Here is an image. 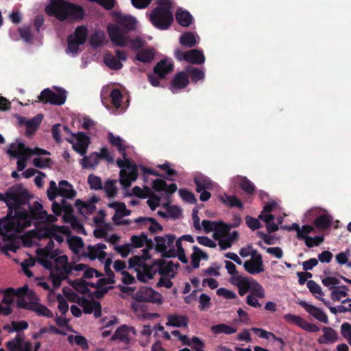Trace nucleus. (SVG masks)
I'll return each mask as SVG.
<instances>
[{"mask_svg":"<svg viewBox=\"0 0 351 351\" xmlns=\"http://www.w3.org/2000/svg\"><path fill=\"white\" fill-rule=\"evenodd\" d=\"M26 192L19 186H14L2 195V199L7 204L9 212V219L4 223L3 227L6 234H14L23 231L30 226L33 219H38L42 222L51 224L57 221V216H60L62 210H64V221L71 225V227L80 232L82 226L80 221L72 214V206L62 200L61 204L54 202L52 204V210L55 215H49L44 210L43 205L35 202L29 206L26 200Z\"/></svg>","mask_w":351,"mask_h":351,"instance_id":"f257e3e1","label":"nucleus"},{"mask_svg":"<svg viewBox=\"0 0 351 351\" xmlns=\"http://www.w3.org/2000/svg\"><path fill=\"white\" fill-rule=\"evenodd\" d=\"M69 234V228L65 226L47 224L38 230L37 235L38 237L50 239L45 248L36 250L38 260L43 267H50L51 260L58 255L57 250L53 251V239L61 243L64 241V237Z\"/></svg>","mask_w":351,"mask_h":351,"instance_id":"f03ea898","label":"nucleus"},{"mask_svg":"<svg viewBox=\"0 0 351 351\" xmlns=\"http://www.w3.org/2000/svg\"><path fill=\"white\" fill-rule=\"evenodd\" d=\"M108 140L123 154V159H118L117 164L121 168L120 183L123 187L128 188L137 179L138 171L136 165L126 158L125 153L124 152L125 147L123 143V140L119 136H115L112 133H109Z\"/></svg>","mask_w":351,"mask_h":351,"instance_id":"7ed1b4c3","label":"nucleus"},{"mask_svg":"<svg viewBox=\"0 0 351 351\" xmlns=\"http://www.w3.org/2000/svg\"><path fill=\"white\" fill-rule=\"evenodd\" d=\"M46 13L53 16L59 21H73L83 17L81 7L64 0H51L45 8Z\"/></svg>","mask_w":351,"mask_h":351,"instance_id":"20e7f679","label":"nucleus"},{"mask_svg":"<svg viewBox=\"0 0 351 351\" xmlns=\"http://www.w3.org/2000/svg\"><path fill=\"white\" fill-rule=\"evenodd\" d=\"M158 5L149 15L150 21L156 27L166 29L173 19L171 12L172 3L171 0H158Z\"/></svg>","mask_w":351,"mask_h":351,"instance_id":"39448f33","label":"nucleus"},{"mask_svg":"<svg viewBox=\"0 0 351 351\" xmlns=\"http://www.w3.org/2000/svg\"><path fill=\"white\" fill-rule=\"evenodd\" d=\"M8 153L11 157L18 159L17 169L19 171L25 168L26 160L33 154L43 155L48 154L47 151L42 149L35 148L32 149L26 147L20 141H16V142L12 143L8 149Z\"/></svg>","mask_w":351,"mask_h":351,"instance_id":"423d86ee","label":"nucleus"},{"mask_svg":"<svg viewBox=\"0 0 351 351\" xmlns=\"http://www.w3.org/2000/svg\"><path fill=\"white\" fill-rule=\"evenodd\" d=\"M147 250V248L143 250L144 252L143 256H136L129 260L130 267L134 268L138 280L143 282H147L152 279L157 272L154 265H148L145 262L146 259L150 257L145 254Z\"/></svg>","mask_w":351,"mask_h":351,"instance_id":"0eeeda50","label":"nucleus"},{"mask_svg":"<svg viewBox=\"0 0 351 351\" xmlns=\"http://www.w3.org/2000/svg\"><path fill=\"white\" fill-rule=\"evenodd\" d=\"M45 268L50 271V278L55 287L60 285L61 281L66 278L71 270L68 257L65 255L54 256L51 260V266Z\"/></svg>","mask_w":351,"mask_h":351,"instance_id":"6e6552de","label":"nucleus"},{"mask_svg":"<svg viewBox=\"0 0 351 351\" xmlns=\"http://www.w3.org/2000/svg\"><path fill=\"white\" fill-rule=\"evenodd\" d=\"M62 291L67 300L73 302H76L83 308L85 313L90 314L94 313L95 317H98L101 316V306L99 302L92 300L85 299L83 297L80 298L70 288H64Z\"/></svg>","mask_w":351,"mask_h":351,"instance_id":"1a4fd4ad","label":"nucleus"},{"mask_svg":"<svg viewBox=\"0 0 351 351\" xmlns=\"http://www.w3.org/2000/svg\"><path fill=\"white\" fill-rule=\"evenodd\" d=\"M104 282L103 278H97L95 282L76 280L73 282V287L80 293L99 297L107 291L106 288H103Z\"/></svg>","mask_w":351,"mask_h":351,"instance_id":"9d476101","label":"nucleus"},{"mask_svg":"<svg viewBox=\"0 0 351 351\" xmlns=\"http://www.w3.org/2000/svg\"><path fill=\"white\" fill-rule=\"evenodd\" d=\"M38 298L35 293L29 290L27 293L26 300H23L19 302V306L34 311L38 316L45 317H52L53 313L45 306L38 302Z\"/></svg>","mask_w":351,"mask_h":351,"instance_id":"9b49d317","label":"nucleus"},{"mask_svg":"<svg viewBox=\"0 0 351 351\" xmlns=\"http://www.w3.org/2000/svg\"><path fill=\"white\" fill-rule=\"evenodd\" d=\"M47 193L51 201H53L58 195L67 199H73L76 195V191L73 186L66 180H61L58 183V186L55 181H51Z\"/></svg>","mask_w":351,"mask_h":351,"instance_id":"f8f14e48","label":"nucleus"},{"mask_svg":"<svg viewBox=\"0 0 351 351\" xmlns=\"http://www.w3.org/2000/svg\"><path fill=\"white\" fill-rule=\"evenodd\" d=\"M174 240L175 237L171 234L155 237L156 250L162 253L163 256L179 258L178 248L176 244L173 245Z\"/></svg>","mask_w":351,"mask_h":351,"instance_id":"ddd939ff","label":"nucleus"},{"mask_svg":"<svg viewBox=\"0 0 351 351\" xmlns=\"http://www.w3.org/2000/svg\"><path fill=\"white\" fill-rule=\"evenodd\" d=\"M106 247V244L101 243L89 245L86 247L85 255L90 260L98 259L101 263L104 262V267L107 271L110 269L112 261L110 258H107L108 254L105 252Z\"/></svg>","mask_w":351,"mask_h":351,"instance_id":"4468645a","label":"nucleus"},{"mask_svg":"<svg viewBox=\"0 0 351 351\" xmlns=\"http://www.w3.org/2000/svg\"><path fill=\"white\" fill-rule=\"evenodd\" d=\"M66 91L63 89H56L55 91L49 88L43 90L38 99L44 104H50L52 105H62L66 101Z\"/></svg>","mask_w":351,"mask_h":351,"instance_id":"2eb2a0df","label":"nucleus"},{"mask_svg":"<svg viewBox=\"0 0 351 351\" xmlns=\"http://www.w3.org/2000/svg\"><path fill=\"white\" fill-rule=\"evenodd\" d=\"M230 282L238 288L239 294L241 296L261 285L253 278L243 275L232 276Z\"/></svg>","mask_w":351,"mask_h":351,"instance_id":"dca6fc26","label":"nucleus"},{"mask_svg":"<svg viewBox=\"0 0 351 351\" xmlns=\"http://www.w3.org/2000/svg\"><path fill=\"white\" fill-rule=\"evenodd\" d=\"M29 289L27 285L16 289L9 288L3 291V298L0 304L3 306H8L11 308V304L13 302L15 298H18L17 304L23 300H26L27 293Z\"/></svg>","mask_w":351,"mask_h":351,"instance_id":"f3484780","label":"nucleus"},{"mask_svg":"<svg viewBox=\"0 0 351 351\" xmlns=\"http://www.w3.org/2000/svg\"><path fill=\"white\" fill-rule=\"evenodd\" d=\"M107 29L110 40L115 46L124 47L129 45L130 38L127 32L118 25L110 24Z\"/></svg>","mask_w":351,"mask_h":351,"instance_id":"a211bd4d","label":"nucleus"},{"mask_svg":"<svg viewBox=\"0 0 351 351\" xmlns=\"http://www.w3.org/2000/svg\"><path fill=\"white\" fill-rule=\"evenodd\" d=\"M87 36V29L84 27H79L75 29V33L71 35L68 39V52L75 54L79 51L80 45H83Z\"/></svg>","mask_w":351,"mask_h":351,"instance_id":"6ab92c4d","label":"nucleus"},{"mask_svg":"<svg viewBox=\"0 0 351 351\" xmlns=\"http://www.w3.org/2000/svg\"><path fill=\"white\" fill-rule=\"evenodd\" d=\"M7 346L10 351H37L40 343H36L34 348L29 341H25L23 333H17L14 339L7 343Z\"/></svg>","mask_w":351,"mask_h":351,"instance_id":"aec40b11","label":"nucleus"},{"mask_svg":"<svg viewBox=\"0 0 351 351\" xmlns=\"http://www.w3.org/2000/svg\"><path fill=\"white\" fill-rule=\"evenodd\" d=\"M278 205L275 202H269L264 206L258 218L265 223L267 230L269 232H275L278 230V226L274 222V216L270 212L274 211Z\"/></svg>","mask_w":351,"mask_h":351,"instance_id":"412c9836","label":"nucleus"},{"mask_svg":"<svg viewBox=\"0 0 351 351\" xmlns=\"http://www.w3.org/2000/svg\"><path fill=\"white\" fill-rule=\"evenodd\" d=\"M135 299L141 302L161 304L162 298L160 293L150 287H141L135 295Z\"/></svg>","mask_w":351,"mask_h":351,"instance_id":"4be33fe9","label":"nucleus"},{"mask_svg":"<svg viewBox=\"0 0 351 351\" xmlns=\"http://www.w3.org/2000/svg\"><path fill=\"white\" fill-rule=\"evenodd\" d=\"M105 64L110 69L114 70L121 69L123 66L121 61L127 60V53L122 50L116 51V56L110 53L105 54L104 57Z\"/></svg>","mask_w":351,"mask_h":351,"instance_id":"5701e85b","label":"nucleus"},{"mask_svg":"<svg viewBox=\"0 0 351 351\" xmlns=\"http://www.w3.org/2000/svg\"><path fill=\"white\" fill-rule=\"evenodd\" d=\"M283 319L287 323L295 324L308 332H317L319 330L316 325L307 322L298 315L287 313L283 315Z\"/></svg>","mask_w":351,"mask_h":351,"instance_id":"b1692460","label":"nucleus"},{"mask_svg":"<svg viewBox=\"0 0 351 351\" xmlns=\"http://www.w3.org/2000/svg\"><path fill=\"white\" fill-rule=\"evenodd\" d=\"M309 213L317 216L315 219V225L320 229H326L330 226L332 218L326 210L320 208H314L309 210Z\"/></svg>","mask_w":351,"mask_h":351,"instance_id":"393cba45","label":"nucleus"},{"mask_svg":"<svg viewBox=\"0 0 351 351\" xmlns=\"http://www.w3.org/2000/svg\"><path fill=\"white\" fill-rule=\"evenodd\" d=\"M245 270L252 275L258 274L264 271V265L262 256L259 254L243 262Z\"/></svg>","mask_w":351,"mask_h":351,"instance_id":"a878e982","label":"nucleus"},{"mask_svg":"<svg viewBox=\"0 0 351 351\" xmlns=\"http://www.w3.org/2000/svg\"><path fill=\"white\" fill-rule=\"evenodd\" d=\"M265 297V291L261 285L256 287L252 289L246 297V303L247 305L255 308H261V304L259 302V299H263Z\"/></svg>","mask_w":351,"mask_h":351,"instance_id":"bb28decb","label":"nucleus"},{"mask_svg":"<svg viewBox=\"0 0 351 351\" xmlns=\"http://www.w3.org/2000/svg\"><path fill=\"white\" fill-rule=\"evenodd\" d=\"M136 331L134 328L123 325L117 329L115 333L112 337V339L117 340L123 343H128L134 339Z\"/></svg>","mask_w":351,"mask_h":351,"instance_id":"cd10ccee","label":"nucleus"},{"mask_svg":"<svg viewBox=\"0 0 351 351\" xmlns=\"http://www.w3.org/2000/svg\"><path fill=\"white\" fill-rule=\"evenodd\" d=\"M72 144L73 149L82 156L86 153L89 145V138L84 134L79 133L73 136L69 141Z\"/></svg>","mask_w":351,"mask_h":351,"instance_id":"c85d7f7f","label":"nucleus"},{"mask_svg":"<svg viewBox=\"0 0 351 351\" xmlns=\"http://www.w3.org/2000/svg\"><path fill=\"white\" fill-rule=\"evenodd\" d=\"M298 304L316 319L324 324L328 323L326 314L321 308L303 300L298 301Z\"/></svg>","mask_w":351,"mask_h":351,"instance_id":"c756f323","label":"nucleus"},{"mask_svg":"<svg viewBox=\"0 0 351 351\" xmlns=\"http://www.w3.org/2000/svg\"><path fill=\"white\" fill-rule=\"evenodd\" d=\"M156 263L159 266L158 273L163 277L174 278L178 271V263L172 261H157Z\"/></svg>","mask_w":351,"mask_h":351,"instance_id":"7c9ffc66","label":"nucleus"},{"mask_svg":"<svg viewBox=\"0 0 351 351\" xmlns=\"http://www.w3.org/2000/svg\"><path fill=\"white\" fill-rule=\"evenodd\" d=\"M98 199L95 197H92L90 200L82 202L80 199L75 201V205L79 209L80 213L85 217L95 210V204L97 202Z\"/></svg>","mask_w":351,"mask_h":351,"instance_id":"2f4dec72","label":"nucleus"},{"mask_svg":"<svg viewBox=\"0 0 351 351\" xmlns=\"http://www.w3.org/2000/svg\"><path fill=\"white\" fill-rule=\"evenodd\" d=\"M115 25H118L119 27L128 32L136 29L137 21L132 16L120 14L117 18V23Z\"/></svg>","mask_w":351,"mask_h":351,"instance_id":"473e14b6","label":"nucleus"},{"mask_svg":"<svg viewBox=\"0 0 351 351\" xmlns=\"http://www.w3.org/2000/svg\"><path fill=\"white\" fill-rule=\"evenodd\" d=\"M183 241H188L192 243H194L195 240L192 236L185 234L180 237L176 242V247L178 248L179 252V260L183 263H186L188 262L187 257L185 254L186 245L183 243Z\"/></svg>","mask_w":351,"mask_h":351,"instance_id":"72a5a7b5","label":"nucleus"},{"mask_svg":"<svg viewBox=\"0 0 351 351\" xmlns=\"http://www.w3.org/2000/svg\"><path fill=\"white\" fill-rule=\"evenodd\" d=\"M195 183L197 186V191L201 192L204 190H212L218 185L211 181L210 178L204 175H198L195 178Z\"/></svg>","mask_w":351,"mask_h":351,"instance_id":"f704fd0d","label":"nucleus"},{"mask_svg":"<svg viewBox=\"0 0 351 351\" xmlns=\"http://www.w3.org/2000/svg\"><path fill=\"white\" fill-rule=\"evenodd\" d=\"M110 208L115 210L112 220L118 223V220L125 216L130 215V211L126 208L125 204L122 202H114L108 204Z\"/></svg>","mask_w":351,"mask_h":351,"instance_id":"c9c22d12","label":"nucleus"},{"mask_svg":"<svg viewBox=\"0 0 351 351\" xmlns=\"http://www.w3.org/2000/svg\"><path fill=\"white\" fill-rule=\"evenodd\" d=\"M167 326L173 327L186 326L188 324V319L186 316L179 314H170L168 315Z\"/></svg>","mask_w":351,"mask_h":351,"instance_id":"e433bc0d","label":"nucleus"},{"mask_svg":"<svg viewBox=\"0 0 351 351\" xmlns=\"http://www.w3.org/2000/svg\"><path fill=\"white\" fill-rule=\"evenodd\" d=\"M172 70L173 64L171 61L169 60H161L154 67V72L159 75L160 78H165Z\"/></svg>","mask_w":351,"mask_h":351,"instance_id":"4c0bfd02","label":"nucleus"},{"mask_svg":"<svg viewBox=\"0 0 351 351\" xmlns=\"http://www.w3.org/2000/svg\"><path fill=\"white\" fill-rule=\"evenodd\" d=\"M188 84L189 79L187 73L186 72H180L176 75L171 86V90L173 93H175L177 89L185 88Z\"/></svg>","mask_w":351,"mask_h":351,"instance_id":"58836bf2","label":"nucleus"},{"mask_svg":"<svg viewBox=\"0 0 351 351\" xmlns=\"http://www.w3.org/2000/svg\"><path fill=\"white\" fill-rule=\"evenodd\" d=\"M153 188L158 191H165L167 193H173L177 190L176 184L167 185L162 179H156L153 181Z\"/></svg>","mask_w":351,"mask_h":351,"instance_id":"ea45409f","label":"nucleus"},{"mask_svg":"<svg viewBox=\"0 0 351 351\" xmlns=\"http://www.w3.org/2000/svg\"><path fill=\"white\" fill-rule=\"evenodd\" d=\"M186 62L200 64L205 62V57L202 51L191 49L186 51Z\"/></svg>","mask_w":351,"mask_h":351,"instance_id":"a19ab883","label":"nucleus"},{"mask_svg":"<svg viewBox=\"0 0 351 351\" xmlns=\"http://www.w3.org/2000/svg\"><path fill=\"white\" fill-rule=\"evenodd\" d=\"M307 287L315 297L322 301L326 306H329L330 302L323 298L324 294L321 287L318 284L313 280H309L307 282Z\"/></svg>","mask_w":351,"mask_h":351,"instance_id":"79ce46f5","label":"nucleus"},{"mask_svg":"<svg viewBox=\"0 0 351 351\" xmlns=\"http://www.w3.org/2000/svg\"><path fill=\"white\" fill-rule=\"evenodd\" d=\"M199 36L196 34L191 32H186L180 38V44L187 47L195 46L199 43Z\"/></svg>","mask_w":351,"mask_h":351,"instance_id":"37998d69","label":"nucleus"},{"mask_svg":"<svg viewBox=\"0 0 351 351\" xmlns=\"http://www.w3.org/2000/svg\"><path fill=\"white\" fill-rule=\"evenodd\" d=\"M219 199L224 205L229 207H237L239 208H243V204L241 201L234 195H228L224 193L218 196Z\"/></svg>","mask_w":351,"mask_h":351,"instance_id":"c03bdc74","label":"nucleus"},{"mask_svg":"<svg viewBox=\"0 0 351 351\" xmlns=\"http://www.w3.org/2000/svg\"><path fill=\"white\" fill-rule=\"evenodd\" d=\"M193 252L191 256V265L193 268H197L199 266V261L207 260L208 255L197 246H193Z\"/></svg>","mask_w":351,"mask_h":351,"instance_id":"a18cd8bd","label":"nucleus"},{"mask_svg":"<svg viewBox=\"0 0 351 351\" xmlns=\"http://www.w3.org/2000/svg\"><path fill=\"white\" fill-rule=\"evenodd\" d=\"M99 160V156L98 153L95 152L88 156H84L80 161V163L84 169L95 168L98 164Z\"/></svg>","mask_w":351,"mask_h":351,"instance_id":"49530a36","label":"nucleus"},{"mask_svg":"<svg viewBox=\"0 0 351 351\" xmlns=\"http://www.w3.org/2000/svg\"><path fill=\"white\" fill-rule=\"evenodd\" d=\"M68 342L71 345H77L83 350L88 349V343L87 339L82 335L76 333V335H69L67 337Z\"/></svg>","mask_w":351,"mask_h":351,"instance_id":"de8ad7c7","label":"nucleus"},{"mask_svg":"<svg viewBox=\"0 0 351 351\" xmlns=\"http://www.w3.org/2000/svg\"><path fill=\"white\" fill-rule=\"evenodd\" d=\"M43 119L42 114H38L33 119L27 120L25 122L26 125V132L30 136L33 134L38 129Z\"/></svg>","mask_w":351,"mask_h":351,"instance_id":"09e8293b","label":"nucleus"},{"mask_svg":"<svg viewBox=\"0 0 351 351\" xmlns=\"http://www.w3.org/2000/svg\"><path fill=\"white\" fill-rule=\"evenodd\" d=\"M210 330L214 335L226 334L231 335L237 332V328L225 324H220L213 326Z\"/></svg>","mask_w":351,"mask_h":351,"instance_id":"8fccbe9b","label":"nucleus"},{"mask_svg":"<svg viewBox=\"0 0 351 351\" xmlns=\"http://www.w3.org/2000/svg\"><path fill=\"white\" fill-rule=\"evenodd\" d=\"M348 288L346 286H338L331 291L330 298L334 302L341 301L348 295Z\"/></svg>","mask_w":351,"mask_h":351,"instance_id":"3c124183","label":"nucleus"},{"mask_svg":"<svg viewBox=\"0 0 351 351\" xmlns=\"http://www.w3.org/2000/svg\"><path fill=\"white\" fill-rule=\"evenodd\" d=\"M239 184L240 187L247 193H254L255 186L254 184L245 177L237 176L233 179Z\"/></svg>","mask_w":351,"mask_h":351,"instance_id":"603ef678","label":"nucleus"},{"mask_svg":"<svg viewBox=\"0 0 351 351\" xmlns=\"http://www.w3.org/2000/svg\"><path fill=\"white\" fill-rule=\"evenodd\" d=\"M178 23L183 26L188 27L193 21V17L189 12L178 10L176 14Z\"/></svg>","mask_w":351,"mask_h":351,"instance_id":"864d4df0","label":"nucleus"},{"mask_svg":"<svg viewBox=\"0 0 351 351\" xmlns=\"http://www.w3.org/2000/svg\"><path fill=\"white\" fill-rule=\"evenodd\" d=\"M155 56V51L153 49H145L138 51L136 59L140 62L146 63L151 62Z\"/></svg>","mask_w":351,"mask_h":351,"instance_id":"5fc2aeb1","label":"nucleus"},{"mask_svg":"<svg viewBox=\"0 0 351 351\" xmlns=\"http://www.w3.org/2000/svg\"><path fill=\"white\" fill-rule=\"evenodd\" d=\"M236 226L237 225L233 226L232 224L228 225L221 221H218L217 228L213 232V237L215 239H216L217 238L227 235L230 229Z\"/></svg>","mask_w":351,"mask_h":351,"instance_id":"6e6d98bb","label":"nucleus"},{"mask_svg":"<svg viewBox=\"0 0 351 351\" xmlns=\"http://www.w3.org/2000/svg\"><path fill=\"white\" fill-rule=\"evenodd\" d=\"M185 71L187 75H190L192 81L194 82H197L199 80H203L204 79V72L197 68L189 66L186 68Z\"/></svg>","mask_w":351,"mask_h":351,"instance_id":"4d7b16f0","label":"nucleus"},{"mask_svg":"<svg viewBox=\"0 0 351 351\" xmlns=\"http://www.w3.org/2000/svg\"><path fill=\"white\" fill-rule=\"evenodd\" d=\"M149 243L147 237L144 234L134 235L131 237V243L134 247L148 246Z\"/></svg>","mask_w":351,"mask_h":351,"instance_id":"13d9d810","label":"nucleus"},{"mask_svg":"<svg viewBox=\"0 0 351 351\" xmlns=\"http://www.w3.org/2000/svg\"><path fill=\"white\" fill-rule=\"evenodd\" d=\"M49 297L56 298L58 304V308L62 313H65L69 309V305L65 298L60 294L55 295L53 291H49Z\"/></svg>","mask_w":351,"mask_h":351,"instance_id":"bf43d9fd","label":"nucleus"},{"mask_svg":"<svg viewBox=\"0 0 351 351\" xmlns=\"http://www.w3.org/2000/svg\"><path fill=\"white\" fill-rule=\"evenodd\" d=\"M28 327V323L25 321H13L8 325L6 328L9 332H16L20 333L19 332L23 330L27 329Z\"/></svg>","mask_w":351,"mask_h":351,"instance_id":"052dcab7","label":"nucleus"},{"mask_svg":"<svg viewBox=\"0 0 351 351\" xmlns=\"http://www.w3.org/2000/svg\"><path fill=\"white\" fill-rule=\"evenodd\" d=\"M68 245L75 254H77L83 247V242L79 237H73L68 240Z\"/></svg>","mask_w":351,"mask_h":351,"instance_id":"680f3d73","label":"nucleus"},{"mask_svg":"<svg viewBox=\"0 0 351 351\" xmlns=\"http://www.w3.org/2000/svg\"><path fill=\"white\" fill-rule=\"evenodd\" d=\"M115 180H107L104 184V189L108 197H114L117 193Z\"/></svg>","mask_w":351,"mask_h":351,"instance_id":"e2e57ef3","label":"nucleus"},{"mask_svg":"<svg viewBox=\"0 0 351 351\" xmlns=\"http://www.w3.org/2000/svg\"><path fill=\"white\" fill-rule=\"evenodd\" d=\"M239 254L243 258H247L248 256L253 258L254 256L259 254L257 250L250 245L241 247L239 250Z\"/></svg>","mask_w":351,"mask_h":351,"instance_id":"0e129e2a","label":"nucleus"},{"mask_svg":"<svg viewBox=\"0 0 351 351\" xmlns=\"http://www.w3.org/2000/svg\"><path fill=\"white\" fill-rule=\"evenodd\" d=\"M110 97L113 106L119 109L121 108V102L123 99L122 94L119 89H113L110 93Z\"/></svg>","mask_w":351,"mask_h":351,"instance_id":"69168bd1","label":"nucleus"},{"mask_svg":"<svg viewBox=\"0 0 351 351\" xmlns=\"http://www.w3.org/2000/svg\"><path fill=\"white\" fill-rule=\"evenodd\" d=\"M323 285L327 287L330 290H333L339 286L340 281L337 278L333 276H328L322 280Z\"/></svg>","mask_w":351,"mask_h":351,"instance_id":"338daca9","label":"nucleus"},{"mask_svg":"<svg viewBox=\"0 0 351 351\" xmlns=\"http://www.w3.org/2000/svg\"><path fill=\"white\" fill-rule=\"evenodd\" d=\"M341 333L351 346V325L349 323H343L341 326Z\"/></svg>","mask_w":351,"mask_h":351,"instance_id":"774afa93","label":"nucleus"}]
</instances>
